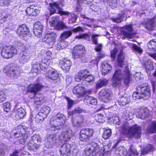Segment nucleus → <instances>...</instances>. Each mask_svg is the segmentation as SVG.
<instances>
[{"label": "nucleus", "instance_id": "obj_42", "mask_svg": "<svg viewBox=\"0 0 156 156\" xmlns=\"http://www.w3.org/2000/svg\"><path fill=\"white\" fill-rule=\"evenodd\" d=\"M72 34V32L71 31H65L62 34L59 39L61 41H64L70 37Z\"/></svg>", "mask_w": 156, "mask_h": 156}, {"label": "nucleus", "instance_id": "obj_28", "mask_svg": "<svg viewBox=\"0 0 156 156\" xmlns=\"http://www.w3.org/2000/svg\"><path fill=\"white\" fill-rule=\"evenodd\" d=\"M58 76L57 71L52 68L49 70L46 74V78L53 80L57 79Z\"/></svg>", "mask_w": 156, "mask_h": 156}, {"label": "nucleus", "instance_id": "obj_2", "mask_svg": "<svg viewBox=\"0 0 156 156\" xmlns=\"http://www.w3.org/2000/svg\"><path fill=\"white\" fill-rule=\"evenodd\" d=\"M46 55V57L42 59L41 63H39L35 60L34 61L32 62V72L37 74L40 69L44 71L47 69L50 64L49 60H51L52 58L51 56L52 55L51 52L48 51H47Z\"/></svg>", "mask_w": 156, "mask_h": 156}, {"label": "nucleus", "instance_id": "obj_61", "mask_svg": "<svg viewBox=\"0 0 156 156\" xmlns=\"http://www.w3.org/2000/svg\"><path fill=\"white\" fill-rule=\"evenodd\" d=\"M87 76H86L85 79L83 80L84 83L86 81L87 82H90L91 81L94 79V76L92 75H90L88 73V74L87 75Z\"/></svg>", "mask_w": 156, "mask_h": 156}, {"label": "nucleus", "instance_id": "obj_47", "mask_svg": "<svg viewBox=\"0 0 156 156\" xmlns=\"http://www.w3.org/2000/svg\"><path fill=\"white\" fill-rule=\"evenodd\" d=\"M7 90H0V102H2L5 101L7 98Z\"/></svg>", "mask_w": 156, "mask_h": 156}, {"label": "nucleus", "instance_id": "obj_38", "mask_svg": "<svg viewBox=\"0 0 156 156\" xmlns=\"http://www.w3.org/2000/svg\"><path fill=\"white\" fill-rule=\"evenodd\" d=\"M147 47L150 51H156V40L153 39L150 41L147 44Z\"/></svg>", "mask_w": 156, "mask_h": 156}, {"label": "nucleus", "instance_id": "obj_63", "mask_svg": "<svg viewBox=\"0 0 156 156\" xmlns=\"http://www.w3.org/2000/svg\"><path fill=\"white\" fill-rule=\"evenodd\" d=\"M132 47L134 50L138 52L141 53L143 52V50L135 44H133Z\"/></svg>", "mask_w": 156, "mask_h": 156}, {"label": "nucleus", "instance_id": "obj_29", "mask_svg": "<svg viewBox=\"0 0 156 156\" xmlns=\"http://www.w3.org/2000/svg\"><path fill=\"white\" fill-rule=\"evenodd\" d=\"M101 71L103 75L105 76L112 69L111 65L107 62H104L101 64Z\"/></svg>", "mask_w": 156, "mask_h": 156}, {"label": "nucleus", "instance_id": "obj_50", "mask_svg": "<svg viewBox=\"0 0 156 156\" xmlns=\"http://www.w3.org/2000/svg\"><path fill=\"white\" fill-rule=\"evenodd\" d=\"M90 9L92 11L97 12L98 14H102L103 12V9L101 8L98 9V7L94 5H91L90 7Z\"/></svg>", "mask_w": 156, "mask_h": 156}, {"label": "nucleus", "instance_id": "obj_49", "mask_svg": "<svg viewBox=\"0 0 156 156\" xmlns=\"http://www.w3.org/2000/svg\"><path fill=\"white\" fill-rule=\"evenodd\" d=\"M111 130L110 129H105L103 134V137L105 139H107L111 136Z\"/></svg>", "mask_w": 156, "mask_h": 156}, {"label": "nucleus", "instance_id": "obj_19", "mask_svg": "<svg viewBox=\"0 0 156 156\" xmlns=\"http://www.w3.org/2000/svg\"><path fill=\"white\" fill-rule=\"evenodd\" d=\"M132 24L124 26L121 29V34L127 38H132L134 36L132 32Z\"/></svg>", "mask_w": 156, "mask_h": 156}, {"label": "nucleus", "instance_id": "obj_22", "mask_svg": "<svg viewBox=\"0 0 156 156\" xmlns=\"http://www.w3.org/2000/svg\"><path fill=\"white\" fill-rule=\"evenodd\" d=\"M135 112L138 118L143 119L147 118L149 114V111L146 108L136 109Z\"/></svg>", "mask_w": 156, "mask_h": 156}, {"label": "nucleus", "instance_id": "obj_60", "mask_svg": "<svg viewBox=\"0 0 156 156\" xmlns=\"http://www.w3.org/2000/svg\"><path fill=\"white\" fill-rule=\"evenodd\" d=\"M32 140L35 142H40L41 141V139L39 136L38 134H34L32 137Z\"/></svg>", "mask_w": 156, "mask_h": 156}, {"label": "nucleus", "instance_id": "obj_25", "mask_svg": "<svg viewBox=\"0 0 156 156\" xmlns=\"http://www.w3.org/2000/svg\"><path fill=\"white\" fill-rule=\"evenodd\" d=\"M73 92L74 94H78L80 96L83 95L86 93V90L84 87L82 86L81 84H79L73 88Z\"/></svg>", "mask_w": 156, "mask_h": 156}, {"label": "nucleus", "instance_id": "obj_46", "mask_svg": "<svg viewBox=\"0 0 156 156\" xmlns=\"http://www.w3.org/2000/svg\"><path fill=\"white\" fill-rule=\"evenodd\" d=\"M94 119L96 122L99 123H103L105 122L104 115L101 114H96Z\"/></svg>", "mask_w": 156, "mask_h": 156}, {"label": "nucleus", "instance_id": "obj_43", "mask_svg": "<svg viewBox=\"0 0 156 156\" xmlns=\"http://www.w3.org/2000/svg\"><path fill=\"white\" fill-rule=\"evenodd\" d=\"M154 149L153 147L151 145L149 144L143 149L141 154L143 155L149 152L152 151Z\"/></svg>", "mask_w": 156, "mask_h": 156}, {"label": "nucleus", "instance_id": "obj_1", "mask_svg": "<svg viewBox=\"0 0 156 156\" xmlns=\"http://www.w3.org/2000/svg\"><path fill=\"white\" fill-rule=\"evenodd\" d=\"M110 53L113 60H115L116 54H118L117 61L121 67L125 65L123 72L121 68L118 69L115 71L112 80L113 85L115 87L119 86L121 83L122 80H123L125 84L126 85L128 84L130 80L131 74L127 65L126 64V63L124 61V56L122 50H118L116 48H115L111 51Z\"/></svg>", "mask_w": 156, "mask_h": 156}, {"label": "nucleus", "instance_id": "obj_48", "mask_svg": "<svg viewBox=\"0 0 156 156\" xmlns=\"http://www.w3.org/2000/svg\"><path fill=\"white\" fill-rule=\"evenodd\" d=\"M92 0H78L77 2V6L76 7V9L79 11H80V9L79 8V6H81V5L82 6L83 5V3L87 4H89L92 2Z\"/></svg>", "mask_w": 156, "mask_h": 156}, {"label": "nucleus", "instance_id": "obj_53", "mask_svg": "<svg viewBox=\"0 0 156 156\" xmlns=\"http://www.w3.org/2000/svg\"><path fill=\"white\" fill-rule=\"evenodd\" d=\"M89 73L88 70L87 69L81 70L78 73L80 76L82 78L83 80L85 79L86 76H87V75Z\"/></svg>", "mask_w": 156, "mask_h": 156}, {"label": "nucleus", "instance_id": "obj_54", "mask_svg": "<svg viewBox=\"0 0 156 156\" xmlns=\"http://www.w3.org/2000/svg\"><path fill=\"white\" fill-rule=\"evenodd\" d=\"M90 37V36L87 34H81L76 36L75 38L79 39L83 38L88 40L89 39Z\"/></svg>", "mask_w": 156, "mask_h": 156}, {"label": "nucleus", "instance_id": "obj_3", "mask_svg": "<svg viewBox=\"0 0 156 156\" xmlns=\"http://www.w3.org/2000/svg\"><path fill=\"white\" fill-rule=\"evenodd\" d=\"M42 87V85L40 83L36 84H31L28 87L27 93L31 98L34 97L35 105H40L42 103L43 95L42 94L37 95L36 93Z\"/></svg>", "mask_w": 156, "mask_h": 156}, {"label": "nucleus", "instance_id": "obj_13", "mask_svg": "<svg viewBox=\"0 0 156 156\" xmlns=\"http://www.w3.org/2000/svg\"><path fill=\"white\" fill-rule=\"evenodd\" d=\"M51 26H54L57 30H62L64 28H67V27L65 23L62 21L58 20V17L56 16L52 18L49 21Z\"/></svg>", "mask_w": 156, "mask_h": 156}, {"label": "nucleus", "instance_id": "obj_37", "mask_svg": "<svg viewBox=\"0 0 156 156\" xmlns=\"http://www.w3.org/2000/svg\"><path fill=\"white\" fill-rule=\"evenodd\" d=\"M130 100L129 98L124 96H122L118 100L119 104L120 106H124L128 104Z\"/></svg>", "mask_w": 156, "mask_h": 156}, {"label": "nucleus", "instance_id": "obj_56", "mask_svg": "<svg viewBox=\"0 0 156 156\" xmlns=\"http://www.w3.org/2000/svg\"><path fill=\"white\" fill-rule=\"evenodd\" d=\"M43 26L40 22H36L34 25V30H42Z\"/></svg>", "mask_w": 156, "mask_h": 156}, {"label": "nucleus", "instance_id": "obj_4", "mask_svg": "<svg viewBox=\"0 0 156 156\" xmlns=\"http://www.w3.org/2000/svg\"><path fill=\"white\" fill-rule=\"evenodd\" d=\"M50 6L49 11L51 15L56 12L61 15H67L68 16L70 17V18H69V23H73L76 22L77 19L76 15L74 13H70L67 11H62L58 3L54 2V3H50Z\"/></svg>", "mask_w": 156, "mask_h": 156}, {"label": "nucleus", "instance_id": "obj_57", "mask_svg": "<svg viewBox=\"0 0 156 156\" xmlns=\"http://www.w3.org/2000/svg\"><path fill=\"white\" fill-rule=\"evenodd\" d=\"M82 111V109L79 108H75L72 112H69L68 113L69 116L73 115L76 113H81Z\"/></svg>", "mask_w": 156, "mask_h": 156}, {"label": "nucleus", "instance_id": "obj_64", "mask_svg": "<svg viewBox=\"0 0 156 156\" xmlns=\"http://www.w3.org/2000/svg\"><path fill=\"white\" fill-rule=\"evenodd\" d=\"M34 32L35 35L37 37H40L41 36L42 30H34Z\"/></svg>", "mask_w": 156, "mask_h": 156}, {"label": "nucleus", "instance_id": "obj_31", "mask_svg": "<svg viewBox=\"0 0 156 156\" xmlns=\"http://www.w3.org/2000/svg\"><path fill=\"white\" fill-rule=\"evenodd\" d=\"M122 117L125 120H130L133 118L132 109L129 108L125 110L123 112Z\"/></svg>", "mask_w": 156, "mask_h": 156}, {"label": "nucleus", "instance_id": "obj_58", "mask_svg": "<svg viewBox=\"0 0 156 156\" xmlns=\"http://www.w3.org/2000/svg\"><path fill=\"white\" fill-rule=\"evenodd\" d=\"M111 121L113 123L119 125L120 123V120L119 117L117 116L112 117L110 119Z\"/></svg>", "mask_w": 156, "mask_h": 156}, {"label": "nucleus", "instance_id": "obj_51", "mask_svg": "<svg viewBox=\"0 0 156 156\" xmlns=\"http://www.w3.org/2000/svg\"><path fill=\"white\" fill-rule=\"evenodd\" d=\"M2 107L4 112H9L10 111L11 108V104L8 102L4 103Z\"/></svg>", "mask_w": 156, "mask_h": 156}, {"label": "nucleus", "instance_id": "obj_26", "mask_svg": "<svg viewBox=\"0 0 156 156\" xmlns=\"http://www.w3.org/2000/svg\"><path fill=\"white\" fill-rule=\"evenodd\" d=\"M47 142L45 144V145L47 148H51L53 147L54 142L57 139L56 134L48 135L47 136Z\"/></svg>", "mask_w": 156, "mask_h": 156}, {"label": "nucleus", "instance_id": "obj_39", "mask_svg": "<svg viewBox=\"0 0 156 156\" xmlns=\"http://www.w3.org/2000/svg\"><path fill=\"white\" fill-rule=\"evenodd\" d=\"M45 117L44 114L39 112L36 115L35 121L37 123H41L43 122Z\"/></svg>", "mask_w": 156, "mask_h": 156}, {"label": "nucleus", "instance_id": "obj_41", "mask_svg": "<svg viewBox=\"0 0 156 156\" xmlns=\"http://www.w3.org/2000/svg\"><path fill=\"white\" fill-rule=\"evenodd\" d=\"M67 42L65 41L64 40L61 41L59 39L56 46V49L58 50L63 49L67 47Z\"/></svg>", "mask_w": 156, "mask_h": 156}, {"label": "nucleus", "instance_id": "obj_5", "mask_svg": "<svg viewBox=\"0 0 156 156\" xmlns=\"http://www.w3.org/2000/svg\"><path fill=\"white\" fill-rule=\"evenodd\" d=\"M121 131L125 134H129L136 138H140L141 136V128L136 124L129 129L128 124L125 122L122 127Z\"/></svg>", "mask_w": 156, "mask_h": 156}, {"label": "nucleus", "instance_id": "obj_52", "mask_svg": "<svg viewBox=\"0 0 156 156\" xmlns=\"http://www.w3.org/2000/svg\"><path fill=\"white\" fill-rule=\"evenodd\" d=\"M107 2L108 5L111 6L112 9L116 7L117 5L116 0H107Z\"/></svg>", "mask_w": 156, "mask_h": 156}, {"label": "nucleus", "instance_id": "obj_12", "mask_svg": "<svg viewBox=\"0 0 156 156\" xmlns=\"http://www.w3.org/2000/svg\"><path fill=\"white\" fill-rule=\"evenodd\" d=\"M62 132L59 136V139L65 141H69L72 135V131L68 126L64 125L62 127Z\"/></svg>", "mask_w": 156, "mask_h": 156}, {"label": "nucleus", "instance_id": "obj_23", "mask_svg": "<svg viewBox=\"0 0 156 156\" xmlns=\"http://www.w3.org/2000/svg\"><path fill=\"white\" fill-rule=\"evenodd\" d=\"M71 145L68 143L63 144L60 148L62 156H70Z\"/></svg>", "mask_w": 156, "mask_h": 156}, {"label": "nucleus", "instance_id": "obj_59", "mask_svg": "<svg viewBox=\"0 0 156 156\" xmlns=\"http://www.w3.org/2000/svg\"><path fill=\"white\" fill-rule=\"evenodd\" d=\"M13 0H0V5L3 6L4 5L8 6L9 5L10 2H12Z\"/></svg>", "mask_w": 156, "mask_h": 156}, {"label": "nucleus", "instance_id": "obj_24", "mask_svg": "<svg viewBox=\"0 0 156 156\" xmlns=\"http://www.w3.org/2000/svg\"><path fill=\"white\" fill-rule=\"evenodd\" d=\"M155 18L152 19H148L147 20L143 23L144 27L147 30H152L154 29L155 25Z\"/></svg>", "mask_w": 156, "mask_h": 156}, {"label": "nucleus", "instance_id": "obj_10", "mask_svg": "<svg viewBox=\"0 0 156 156\" xmlns=\"http://www.w3.org/2000/svg\"><path fill=\"white\" fill-rule=\"evenodd\" d=\"M17 53V49L14 47L12 46H5L2 49L1 55L4 58H9L15 55Z\"/></svg>", "mask_w": 156, "mask_h": 156}, {"label": "nucleus", "instance_id": "obj_9", "mask_svg": "<svg viewBox=\"0 0 156 156\" xmlns=\"http://www.w3.org/2000/svg\"><path fill=\"white\" fill-rule=\"evenodd\" d=\"M150 95V87L146 86L139 88L137 92H134L133 94V98L135 100L140 98L147 100L149 98Z\"/></svg>", "mask_w": 156, "mask_h": 156}, {"label": "nucleus", "instance_id": "obj_36", "mask_svg": "<svg viewBox=\"0 0 156 156\" xmlns=\"http://www.w3.org/2000/svg\"><path fill=\"white\" fill-rule=\"evenodd\" d=\"M80 117H77L76 119H73L72 122L73 125L76 127L80 126L81 123L83 121V118L80 115Z\"/></svg>", "mask_w": 156, "mask_h": 156}, {"label": "nucleus", "instance_id": "obj_18", "mask_svg": "<svg viewBox=\"0 0 156 156\" xmlns=\"http://www.w3.org/2000/svg\"><path fill=\"white\" fill-rule=\"evenodd\" d=\"M18 69L17 68L11 67L10 66L8 65L5 66L3 71L8 76L14 77L19 75L20 72Z\"/></svg>", "mask_w": 156, "mask_h": 156}, {"label": "nucleus", "instance_id": "obj_32", "mask_svg": "<svg viewBox=\"0 0 156 156\" xmlns=\"http://www.w3.org/2000/svg\"><path fill=\"white\" fill-rule=\"evenodd\" d=\"M30 52H24L21 57L19 59V62L20 63L24 64L27 62L29 60L30 55Z\"/></svg>", "mask_w": 156, "mask_h": 156}, {"label": "nucleus", "instance_id": "obj_16", "mask_svg": "<svg viewBox=\"0 0 156 156\" xmlns=\"http://www.w3.org/2000/svg\"><path fill=\"white\" fill-rule=\"evenodd\" d=\"M111 94L112 92L110 90L102 89L99 93V98L103 102L106 103H108L112 99Z\"/></svg>", "mask_w": 156, "mask_h": 156}, {"label": "nucleus", "instance_id": "obj_17", "mask_svg": "<svg viewBox=\"0 0 156 156\" xmlns=\"http://www.w3.org/2000/svg\"><path fill=\"white\" fill-rule=\"evenodd\" d=\"M85 53V49L82 45H76L73 52V55L74 58L76 59L82 57Z\"/></svg>", "mask_w": 156, "mask_h": 156}, {"label": "nucleus", "instance_id": "obj_21", "mask_svg": "<svg viewBox=\"0 0 156 156\" xmlns=\"http://www.w3.org/2000/svg\"><path fill=\"white\" fill-rule=\"evenodd\" d=\"M71 65L70 60L66 58H61L59 60V66L65 71L67 72Z\"/></svg>", "mask_w": 156, "mask_h": 156}, {"label": "nucleus", "instance_id": "obj_55", "mask_svg": "<svg viewBox=\"0 0 156 156\" xmlns=\"http://www.w3.org/2000/svg\"><path fill=\"white\" fill-rule=\"evenodd\" d=\"M50 111V108L48 106H46L43 107L40 112L44 114L45 117H46L47 115L49 113Z\"/></svg>", "mask_w": 156, "mask_h": 156}, {"label": "nucleus", "instance_id": "obj_14", "mask_svg": "<svg viewBox=\"0 0 156 156\" xmlns=\"http://www.w3.org/2000/svg\"><path fill=\"white\" fill-rule=\"evenodd\" d=\"M94 130L91 129H82L80 133V139L81 141L86 142L93 136Z\"/></svg>", "mask_w": 156, "mask_h": 156}, {"label": "nucleus", "instance_id": "obj_7", "mask_svg": "<svg viewBox=\"0 0 156 156\" xmlns=\"http://www.w3.org/2000/svg\"><path fill=\"white\" fill-rule=\"evenodd\" d=\"M56 119L54 121L51 119L50 125L52 131H55L56 130L59 129L65 125L63 124L66 118L63 114L58 113L56 116Z\"/></svg>", "mask_w": 156, "mask_h": 156}, {"label": "nucleus", "instance_id": "obj_20", "mask_svg": "<svg viewBox=\"0 0 156 156\" xmlns=\"http://www.w3.org/2000/svg\"><path fill=\"white\" fill-rule=\"evenodd\" d=\"M16 32L21 37L22 35L24 37V39L25 40L26 39V37L28 38V37H30L31 36V34L29 33V29L25 24L20 26L17 28Z\"/></svg>", "mask_w": 156, "mask_h": 156}, {"label": "nucleus", "instance_id": "obj_44", "mask_svg": "<svg viewBox=\"0 0 156 156\" xmlns=\"http://www.w3.org/2000/svg\"><path fill=\"white\" fill-rule=\"evenodd\" d=\"M108 80L106 79H100L98 80L96 84V88L99 89L107 84Z\"/></svg>", "mask_w": 156, "mask_h": 156}, {"label": "nucleus", "instance_id": "obj_15", "mask_svg": "<svg viewBox=\"0 0 156 156\" xmlns=\"http://www.w3.org/2000/svg\"><path fill=\"white\" fill-rule=\"evenodd\" d=\"M57 37L56 33L53 32H49L46 34L44 37L43 38L42 41L45 42L51 48L55 42V40Z\"/></svg>", "mask_w": 156, "mask_h": 156}, {"label": "nucleus", "instance_id": "obj_40", "mask_svg": "<svg viewBox=\"0 0 156 156\" xmlns=\"http://www.w3.org/2000/svg\"><path fill=\"white\" fill-rule=\"evenodd\" d=\"M27 147L29 150H34L38 149L40 145L31 140L29 142Z\"/></svg>", "mask_w": 156, "mask_h": 156}, {"label": "nucleus", "instance_id": "obj_33", "mask_svg": "<svg viewBox=\"0 0 156 156\" xmlns=\"http://www.w3.org/2000/svg\"><path fill=\"white\" fill-rule=\"evenodd\" d=\"M143 64V66H144L146 69V72L147 73L149 72L152 70L154 68V64L151 60H148L147 61V63H142Z\"/></svg>", "mask_w": 156, "mask_h": 156}, {"label": "nucleus", "instance_id": "obj_34", "mask_svg": "<svg viewBox=\"0 0 156 156\" xmlns=\"http://www.w3.org/2000/svg\"><path fill=\"white\" fill-rule=\"evenodd\" d=\"M26 112L22 108H18L16 113V116L17 119H22L25 116Z\"/></svg>", "mask_w": 156, "mask_h": 156}, {"label": "nucleus", "instance_id": "obj_35", "mask_svg": "<svg viewBox=\"0 0 156 156\" xmlns=\"http://www.w3.org/2000/svg\"><path fill=\"white\" fill-rule=\"evenodd\" d=\"M84 101L88 105H90V104L96 105L97 103V100L96 99L90 96H87L84 99Z\"/></svg>", "mask_w": 156, "mask_h": 156}, {"label": "nucleus", "instance_id": "obj_45", "mask_svg": "<svg viewBox=\"0 0 156 156\" xmlns=\"http://www.w3.org/2000/svg\"><path fill=\"white\" fill-rule=\"evenodd\" d=\"M148 131L152 133H156V122H152L148 128Z\"/></svg>", "mask_w": 156, "mask_h": 156}, {"label": "nucleus", "instance_id": "obj_30", "mask_svg": "<svg viewBox=\"0 0 156 156\" xmlns=\"http://www.w3.org/2000/svg\"><path fill=\"white\" fill-rule=\"evenodd\" d=\"M40 11L34 5H31L27 9L26 12L29 16H36L39 13Z\"/></svg>", "mask_w": 156, "mask_h": 156}, {"label": "nucleus", "instance_id": "obj_8", "mask_svg": "<svg viewBox=\"0 0 156 156\" xmlns=\"http://www.w3.org/2000/svg\"><path fill=\"white\" fill-rule=\"evenodd\" d=\"M105 148L102 147H101L100 150L99 146L95 142H93L89 145H88L85 150V154L83 155L84 156H93V153L95 152L97 153L99 152L100 154L99 156L102 155L104 156L105 153Z\"/></svg>", "mask_w": 156, "mask_h": 156}, {"label": "nucleus", "instance_id": "obj_11", "mask_svg": "<svg viewBox=\"0 0 156 156\" xmlns=\"http://www.w3.org/2000/svg\"><path fill=\"white\" fill-rule=\"evenodd\" d=\"M116 152L118 151L120 155H124L125 156H137L138 154L136 149L133 146H131L128 151L126 152L125 148L123 147H120L116 150Z\"/></svg>", "mask_w": 156, "mask_h": 156}, {"label": "nucleus", "instance_id": "obj_6", "mask_svg": "<svg viewBox=\"0 0 156 156\" xmlns=\"http://www.w3.org/2000/svg\"><path fill=\"white\" fill-rule=\"evenodd\" d=\"M30 129L27 128L25 126L22 125L18 126L16 129V132L14 133V136L15 138L20 137L19 143L21 144H24L26 140L29 137L30 133L29 130Z\"/></svg>", "mask_w": 156, "mask_h": 156}, {"label": "nucleus", "instance_id": "obj_62", "mask_svg": "<svg viewBox=\"0 0 156 156\" xmlns=\"http://www.w3.org/2000/svg\"><path fill=\"white\" fill-rule=\"evenodd\" d=\"M99 35L98 34H93L91 35V38L93 44H98V37Z\"/></svg>", "mask_w": 156, "mask_h": 156}, {"label": "nucleus", "instance_id": "obj_27", "mask_svg": "<svg viewBox=\"0 0 156 156\" xmlns=\"http://www.w3.org/2000/svg\"><path fill=\"white\" fill-rule=\"evenodd\" d=\"M130 12V11L127 9L124 10L123 11H122V14L119 15V17L113 19V21L117 23H120L123 20L125 16L126 18L129 17V16L128 15V14L129 15V12Z\"/></svg>", "mask_w": 156, "mask_h": 156}]
</instances>
